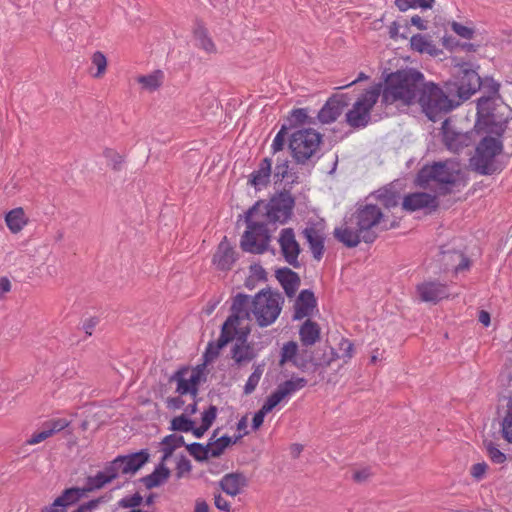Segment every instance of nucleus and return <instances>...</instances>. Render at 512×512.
Segmentation results:
<instances>
[{
	"instance_id": "nucleus-1",
	"label": "nucleus",
	"mask_w": 512,
	"mask_h": 512,
	"mask_svg": "<svg viewBox=\"0 0 512 512\" xmlns=\"http://www.w3.org/2000/svg\"><path fill=\"white\" fill-rule=\"evenodd\" d=\"M283 298L279 293L261 290L254 297L238 293L232 303V314L224 322L217 348L221 349L233 340L239 320H251L252 317L261 327L273 324L282 310Z\"/></svg>"
},
{
	"instance_id": "nucleus-2",
	"label": "nucleus",
	"mask_w": 512,
	"mask_h": 512,
	"mask_svg": "<svg viewBox=\"0 0 512 512\" xmlns=\"http://www.w3.org/2000/svg\"><path fill=\"white\" fill-rule=\"evenodd\" d=\"M382 210L375 204L360 205L355 213L335 228V238L347 247H356L361 241L373 243L377 238V228L383 219Z\"/></svg>"
},
{
	"instance_id": "nucleus-3",
	"label": "nucleus",
	"mask_w": 512,
	"mask_h": 512,
	"mask_svg": "<svg viewBox=\"0 0 512 512\" xmlns=\"http://www.w3.org/2000/svg\"><path fill=\"white\" fill-rule=\"evenodd\" d=\"M425 83L424 75L415 69L400 70L392 73L381 85L382 102L390 105L396 101L410 105L418 101L419 93Z\"/></svg>"
},
{
	"instance_id": "nucleus-4",
	"label": "nucleus",
	"mask_w": 512,
	"mask_h": 512,
	"mask_svg": "<svg viewBox=\"0 0 512 512\" xmlns=\"http://www.w3.org/2000/svg\"><path fill=\"white\" fill-rule=\"evenodd\" d=\"M262 205L257 202L245 213L247 229L240 240L244 252L263 254L269 248L271 236L265 221L258 218Z\"/></svg>"
},
{
	"instance_id": "nucleus-5",
	"label": "nucleus",
	"mask_w": 512,
	"mask_h": 512,
	"mask_svg": "<svg viewBox=\"0 0 512 512\" xmlns=\"http://www.w3.org/2000/svg\"><path fill=\"white\" fill-rule=\"evenodd\" d=\"M417 102L424 114L434 122L459 105L458 101L451 98L439 85L433 82L424 83Z\"/></svg>"
},
{
	"instance_id": "nucleus-6",
	"label": "nucleus",
	"mask_w": 512,
	"mask_h": 512,
	"mask_svg": "<svg viewBox=\"0 0 512 512\" xmlns=\"http://www.w3.org/2000/svg\"><path fill=\"white\" fill-rule=\"evenodd\" d=\"M461 178V171L458 166L451 162H435L432 165H425L417 174L416 184L419 187L427 188L431 182H435L440 187V193L450 192L448 186L454 185Z\"/></svg>"
},
{
	"instance_id": "nucleus-7",
	"label": "nucleus",
	"mask_w": 512,
	"mask_h": 512,
	"mask_svg": "<svg viewBox=\"0 0 512 512\" xmlns=\"http://www.w3.org/2000/svg\"><path fill=\"white\" fill-rule=\"evenodd\" d=\"M381 95V83L372 85L358 96L347 111L346 122L353 128H365L371 121V110Z\"/></svg>"
},
{
	"instance_id": "nucleus-8",
	"label": "nucleus",
	"mask_w": 512,
	"mask_h": 512,
	"mask_svg": "<svg viewBox=\"0 0 512 512\" xmlns=\"http://www.w3.org/2000/svg\"><path fill=\"white\" fill-rule=\"evenodd\" d=\"M502 142L494 137H485L476 147L471 165L482 175H492L498 170L496 156L502 152Z\"/></svg>"
},
{
	"instance_id": "nucleus-9",
	"label": "nucleus",
	"mask_w": 512,
	"mask_h": 512,
	"mask_svg": "<svg viewBox=\"0 0 512 512\" xmlns=\"http://www.w3.org/2000/svg\"><path fill=\"white\" fill-rule=\"evenodd\" d=\"M321 135L314 129H299L290 138L289 147L294 159L304 164L318 150L321 143Z\"/></svg>"
},
{
	"instance_id": "nucleus-10",
	"label": "nucleus",
	"mask_w": 512,
	"mask_h": 512,
	"mask_svg": "<svg viewBox=\"0 0 512 512\" xmlns=\"http://www.w3.org/2000/svg\"><path fill=\"white\" fill-rule=\"evenodd\" d=\"M295 201L290 192L283 191L274 195L269 202L264 205L265 212H259L270 223H286L291 215Z\"/></svg>"
},
{
	"instance_id": "nucleus-11",
	"label": "nucleus",
	"mask_w": 512,
	"mask_h": 512,
	"mask_svg": "<svg viewBox=\"0 0 512 512\" xmlns=\"http://www.w3.org/2000/svg\"><path fill=\"white\" fill-rule=\"evenodd\" d=\"M203 377L204 371L200 366L182 367L171 376L170 381L176 384V392L180 396L190 395L196 399Z\"/></svg>"
},
{
	"instance_id": "nucleus-12",
	"label": "nucleus",
	"mask_w": 512,
	"mask_h": 512,
	"mask_svg": "<svg viewBox=\"0 0 512 512\" xmlns=\"http://www.w3.org/2000/svg\"><path fill=\"white\" fill-rule=\"evenodd\" d=\"M454 78L458 96L464 100L477 92L481 85L478 73L466 63L456 67Z\"/></svg>"
},
{
	"instance_id": "nucleus-13",
	"label": "nucleus",
	"mask_w": 512,
	"mask_h": 512,
	"mask_svg": "<svg viewBox=\"0 0 512 512\" xmlns=\"http://www.w3.org/2000/svg\"><path fill=\"white\" fill-rule=\"evenodd\" d=\"M149 457L148 451L142 449L135 453L119 455L110 463L115 468L118 477L120 475H133L148 462Z\"/></svg>"
},
{
	"instance_id": "nucleus-14",
	"label": "nucleus",
	"mask_w": 512,
	"mask_h": 512,
	"mask_svg": "<svg viewBox=\"0 0 512 512\" xmlns=\"http://www.w3.org/2000/svg\"><path fill=\"white\" fill-rule=\"evenodd\" d=\"M308 380L305 377L292 375L289 379L281 382L268 398L277 406L281 402H287L298 391L305 388Z\"/></svg>"
},
{
	"instance_id": "nucleus-15",
	"label": "nucleus",
	"mask_w": 512,
	"mask_h": 512,
	"mask_svg": "<svg viewBox=\"0 0 512 512\" xmlns=\"http://www.w3.org/2000/svg\"><path fill=\"white\" fill-rule=\"evenodd\" d=\"M278 243L285 261L293 267L299 266L298 256L300 246L295 238L292 228H284L280 231Z\"/></svg>"
},
{
	"instance_id": "nucleus-16",
	"label": "nucleus",
	"mask_w": 512,
	"mask_h": 512,
	"mask_svg": "<svg viewBox=\"0 0 512 512\" xmlns=\"http://www.w3.org/2000/svg\"><path fill=\"white\" fill-rule=\"evenodd\" d=\"M317 310V300L310 289L302 290L294 303L293 319L301 320L310 317Z\"/></svg>"
},
{
	"instance_id": "nucleus-17",
	"label": "nucleus",
	"mask_w": 512,
	"mask_h": 512,
	"mask_svg": "<svg viewBox=\"0 0 512 512\" xmlns=\"http://www.w3.org/2000/svg\"><path fill=\"white\" fill-rule=\"evenodd\" d=\"M236 259V251L228 242L227 237H224L219 243L218 248L213 256V265L218 270L227 271L232 268L236 262Z\"/></svg>"
},
{
	"instance_id": "nucleus-18",
	"label": "nucleus",
	"mask_w": 512,
	"mask_h": 512,
	"mask_svg": "<svg viewBox=\"0 0 512 512\" xmlns=\"http://www.w3.org/2000/svg\"><path fill=\"white\" fill-rule=\"evenodd\" d=\"M417 293L422 302L436 303L449 296L448 288L445 284L429 281L417 286Z\"/></svg>"
},
{
	"instance_id": "nucleus-19",
	"label": "nucleus",
	"mask_w": 512,
	"mask_h": 512,
	"mask_svg": "<svg viewBox=\"0 0 512 512\" xmlns=\"http://www.w3.org/2000/svg\"><path fill=\"white\" fill-rule=\"evenodd\" d=\"M437 205L436 196L425 192H415L408 194L404 197L402 203L403 209L409 212H414L425 208L435 209Z\"/></svg>"
},
{
	"instance_id": "nucleus-20",
	"label": "nucleus",
	"mask_w": 512,
	"mask_h": 512,
	"mask_svg": "<svg viewBox=\"0 0 512 512\" xmlns=\"http://www.w3.org/2000/svg\"><path fill=\"white\" fill-rule=\"evenodd\" d=\"M248 485V479L243 473L225 474L219 481V486L227 495L235 497Z\"/></svg>"
},
{
	"instance_id": "nucleus-21",
	"label": "nucleus",
	"mask_w": 512,
	"mask_h": 512,
	"mask_svg": "<svg viewBox=\"0 0 512 512\" xmlns=\"http://www.w3.org/2000/svg\"><path fill=\"white\" fill-rule=\"evenodd\" d=\"M116 478H118V475L115 471V468L109 462L103 470L98 471L94 476L87 477L85 490L94 491L101 489Z\"/></svg>"
},
{
	"instance_id": "nucleus-22",
	"label": "nucleus",
	"mask_w": 512,
	"mask_h": 512,
	"mask_svg": "<svg viewBox=\"0 0 512 512\" xmlns=\"http://www.w3.org/2000/svg\"><path fill=\"white\" fill-rule=\"evenodd\" d=\"M272 175V160L271 158H264L259 163V166L254 170L249 178V183L257 190L267 186Z\"/></svg>"
},
{
	"instance_id": "nucleus-23",
	"label": "nucleus",
	"mask_w": 512,
	"mask_h": 512,
	"mask_svg": "<svg viewBox=\"0 0 512 512\" xmlns=\"http://www.w3.org/2000/svg\"><path fill=\"white\" fill-rule=\"evenodd\" d=\"M276 278L284 289L286 295L291 298L297 292L300 285L298 274L290 268H280L276 271Z\"/></svg>"
},
{
	"instance_id": "nucleus-24",
	"label": "nucleus",
	"mask_w": 512,
	"mask_h": 512,
	"mask_svg": "<svg viewBox=\"0 0 512 512\" xmlns=\"http://www.w3.org/2000/svg\"><path fill=\"white\" fill-rule=\"evenodd\" d=\"M4 220L8 230L12 234L20 233L29 223V218L22 207L9 210L5 214Z\"/></svg>"
},
{
	"instance_id": "nucleus-25",
	"label": "nucleus",
	"mask_w": 512,
	"mask_h": 512,
	"mask_svg": "<svg viewBox=\"0 0 512 512\" xmlns=\"http://www.w3.org/2000/svg\"><path fill=\"white\" fill-rule=\"evenodd\" d=\"M303 235L306 238L311 252L315 259L320 260L324 252V236L315 227H307L303 231Z\"/></svg>"
},
{
	"instance_id": "nucleus-26",
	"label": "nucleus",
	"mask_w": 512,
	"mask_h": 512,
	"mask_svg": "<svg viewBox=\"0 0 512 512\" xmlns=\"http://www.w3.org/2000/svg\"><path fill=\"white\" fill-rule=\"evenodd\" d=\"M410 46L413 51H416L420 54L437 56L439 53V49L427 35H413L410 39Z\"/></svg>"
},
{
	"instance_id": "nucleus-27",
	"label": "nucleus",
	"mask_w": 512,
	"mask_h": 512,
	"mask_svg": "<svg viewBox=\"0 0 512 512\" xmlns=\"http://www.w3.org/2000/svg\"><path fill=\"white\" fill-rule=\"evenodd\" d=\"M164 79V72L157 69L146 75L138 76L136 80L140 84L142 90L155 92L163 85Z\"/></svg>"
},
{
	"instance_id": "nucleus-28",
	"label": "nucleus",
	"mask_w": 512,
	"mask_h": 512,
	"mask_svg": "<svg viewBox=\"0 0 512 512\" xmlns=\"http://www.w3.org/2000/svg\"><path fill=\"white\" fill-rule=\"evenodd\" d=\"M320 332L321 330L319 325L316 322L307 319L299 329L301 343L304 346L314 345L320 339Z\"/></svg>"
},
{
	"instance_id": "nucleus-29",
	"label": "nucleus",
	"mask_w": 512,
	"mask_h": 512,
	"mask_svg": "<svg viewBox=\"0 0 512 512\" xmlns=\"http://www.w3.org/2000/svg\"><path fill=\"white\" fill-rule=\"evenodd\" d=\"M231 354L233 360L238 365L248 363L256 357L254 349L245 340L241 339L236 341L232 347Z\"/></svg>"
},
{
	"instance_id": "nucleus-30",
	"label": "nucleus",
	"mask_w": 512,
	"mask_h": 512,
	"mask_svg": "<svg viewBox=\"0 0 512 512\" xmlns=\"http://www.w3.org/2000/svg\"><path fill=\"white\" fill-rule=\"evenodd\" d=\"M169 476L170 470L164 465V462L161 461L151 474L142 478V482L146 488L152 489L164 484Z\"/></svg>"
},
{
	"instance_id": "nucleus-31",
	"label": "nucleus",
	"mask_w": 512,
	"mask_h": 512,
	"mask_svg": "<svg viewBox=\"0 0 512 512\" xmlns=\"http://www.w3.org/2000/svg\"><path fill=\"white\" fill-rule=\"evenodd\" d=\"M342 112V104L336 99H330L320 109L318 119L321 123L329 124L334 122Z\"/></svg>"
},
{
	"instance_id": "nucleus-32",
	"label": "nucleus",
	"mask_w": 512,
	"mask_h": 512,
	"mask_svg": "<svg viewBox=\"0 0 512 512\" xmlns=\"http://www.w3.org/2000/svg\"><path fill=\"white\" fill-rule=\"evenodd\" d=\"M183 445H185V442L181 435L170 434L164 437L161 442V451L163 453L162 462L167 461L172 456L173 452Z\"/></svg>"
},
{
	"instance_id": "nucleus-33",
	"label": "nucleus",
	"mask_w": 512,
	"mask_h": 512,
	"mask_svg": "<svg viewBox=\"0 0 512 512\" xmlns=\"http://www.w3.org/2000/svg\"><path fill=\"white\" fill-rule=\"evenodd\" d=\"M107 58L101 51H96L91 56L90 73L94 78H101L107 70Z\"/></svg>"
},
{
	"instance_id": "nucleus-34",
	"label": "nucleus",
	"mask_w": 512,
	"mask_h": 512,
	"mask_svg": "<svg viewBox=\"0 0 512 512\" xmlns=\"http://www.w3.org/2000/svg\"><path fill=\"white\" fill-rule=\"evenodd\" d=\"M194 37L196 41V46L204 50L206 53H215L216 46L211 40V38L207 35L205 29L199 27L194 31Z\"/></svg>"
},
{
	"instance_id": "nucleus-35",
	"label": "nucleus",
	"mask_w": 512,
	"mask_h": 512,
	"mask_svg": "<svg viewBox=\"0 0 512 512\" xmlns=\"http://www.w3.org/2000/svg\"><path fill=\"white\" fill-rule=\"evenodd\" d=\"M381 202L386 208H392L398 204V196L391 189L383 188L375 191L370 195Z\"/></svg>"
},
{
	"instance_id": "nucleus-36",
	"label": "nucleus",
	"mask_w": 512,
	"mask_h": 512,
	"mask_svg": "<svg viewBox=\"0 0 512 512\" xmlns=\"http://www.w3.org/2000/svg\"><path fill=\"white\" fill-rule=\"evenodd\" d=\"M214 437H215V434L208 442V445L210 448V455L212 457H218L232 443V439L229 436H221V437L213 440Z\"/></svg>"
},
{
	"instance_id": "nucleus-37",
	"label": "nucleus",
	"mask_w": 512,
	"mask_h": 512,
	"mask_svg": "<svg viewBox=\"0 0 512 512\" xmlns=\"http://www.w3.org/2000/svg\"><path fill=\"white\" fill-rule=\"evenodd\" d=\"M275 404L272 402V400H270L268 397L266 399V401L264 402V404L262 405V407L260 408V410H258L254 416H253V419H252V429L254 431L258 430L263 422H264V418L266 416V414H268L269 412H271L274 408H275Z\"/></svg>"
},
{
	"instance_id": "nucleus-38",
	"label": "nucleus",
	"mask_w": 512,
	"mask_h": 512,
	"mask_svg": "<svg viewBox=\"0 0 512 512\" xmlns=\"http://www.w3.org/2000/svg\"><path fill=\"white\" fill-rule=\"evenodd\" d=\"M467 136L460 133L449 134L448 132L444 133V141L449 150L454 152L459 151L462 147L466 146Z\"/></svg>"
},
{
	"instance_id": "nucleus-39",
	"label": "nucleus",
	"mask_w": 512,
	"mask_h": 512,
	"mask_svg": "<svg viewBox=\"0 0 512 512\" xmlns=\"http://www.w3.org/2000/svg\"><path fill=\"white\" fill-rule=\"evenodd\" d=\"M264 372V364H258L254 367L253 372L248 377L245 385H244V394L249 395L254 392L256 387L259 384L261 376Z\"/></svg>"
},
{
	"instance_id": "nucleus-40",
	"label": "nucleus",
	"mask_w": 512,
	"mask_h": 512,
	"mask_svg": "<svg viewBox=\"0 0 512 512\" xmlns=\"http://www.w3.org/2000/svg\"><path fill=\"white\" fill-rule=\"evenodd\" d=\"M186 449L190 453L192 457H194L197 461H204L207 460L209 457H212L210 455V448L209 445H203L198 442H194L191 444L186 445Z\"/></svg>"
},
{
	"instance_id": "nucleus-41",
	"label": "nucleus",
	"mask_w": 512,
	"mask_h": 512,
	"mask_svg": "<svg viewBox=\"0 0 512 512\" xmlns=\"http://www.w3.org/2000/svg\"><path fill=\"white\" fill-rule=\"evenodd\" d=\"M273 177L275 179V182H281L285 179L291 178L290 183H294L297 178V176L289 174V161L286 159L281 162H277L274 169Z\"/></svg>"
},
{
	"instance_id": "nucleus-42",
	"label": "nucleus",
	"mask_w": 512,
	"mask_h": 512,
	"mask_svg": "<svg viewBox=\"0 0 512 512\" xmlns=\"http://www.w3.org/2000/svg\"><path fill=\"white\" fill-rule=\"evenodd\" d=\"M194 421L186 415L174 417L170 422V430L179 432H190L193 429Z\"/></svg>"
},
{
	"instance_id": "nucleus-43",
	"label": "nucleus",
	"mask_w": 512,
	"mask_h": 512,
	"mask_svg": "<svg viewBox=\"0 0 512 512\" xmlns=\"http://www.w3.org/2000/svg\"><path fill=\"white\" fill-rule=\"evenodd\" d=\"M110 499L111 495L106 494L104 496L89 500L88 502L79 505L77 509H75L72 512H94L100 506V504L107 503L108 501H110Z\"/></svg>"
},
{
	"instance_id": "nucleus-44",
	"label": "nucleus",
	"mask_w": 512,
	"mask_h": 512,
	"mask_svg": "<svg viewBox=\"0 0 512 512\" xmlns=\"http://www.w3.org/2000/svg\"><path fill=\"white\" fill-rule=\"evenodd\" d=\"M502 433L503 437L512 443V400L508 403L507 413L502 421Z\"/></svg>"
},
{
	"instance_id": "nucleus-45",
	"label": "nucleus",
	"mask_w": 512,
	"mask_h": 512,
	"mask_svg": "<svg viewBox=\"0 0 512 512\" xmlns=\"http://www.w3.org/2000/svg\"><path fill=\"white\" fill-rule=\"evenodd\" d=\"M175 470H176L175 476L177 479H182V478L188 476L192 470V465H191L190 460L186 456L182 455L177 460Z\"/></svg>"
},
{
	"instance_id": "nucleus-46",
	"label": "nucleus",
	"mask_w": 512,
	"mask_h": 512,
	"mask_svg": "<svg viewBox=\"0 0 512 512\" xmlns=\"http://www.w3.org/2000/svg\"><path fill=\"white\" fill-rule=\"evenodd\" d=\"M104 157L107 160V165L114 170H119L122 163L123 157L113 149H105L103 152Z\"/></svg>"
},
{
	"instance_id": "nucleus-47",
	"label": "nucleus",
	"mask_w": 512,
	"mask_h": 512,
	"mask_svg": "<svg viewBox=\"0 0 512 512\" xmlns=\"http://www.w3.org/2000/svg\"><path fill=\"white\" fill-rule=\"evenodd\" d=\"M298 352V345L294 341L287 342L281 349V363L293 361Z\"/></svg>"
},
{
	"instance_id": "nucleus-48",
	"label": "nucleus",
	"mask_w": 512,
	"mask_h": 512,
	"mask_svg": "<svg viewBox=\"0 0 512 512\" xmlns=\"http://www.w3.org/2000/svg\"><path fill=\"white\" fill-rule=\"evenodd\" d=\"M486 451L492 462L496 464H502L506 461V455L498 449V447L492 443H486Z\"/></svg>"
},
{
	"instance_id": "nucleus-49",
	"label": "nucleus",
	"mask_w": 512,
	"mask_h": 512,
	"mask_svg": "<svg viewBox=\"0 0 512 512\" xmlns=\"http://www.w3.org/2000/svg\"><path fill=\"white\" fill-rule=\"evenodd\" d=\"M491 99L489 97H481L477 102V116L478 121L481 118H484L486 116L490 115L491 110Z\"/></svg>"
},
{
	"instance_id": "nucleus-50",
	"label": "nucleus",
	"mask_w": 512,
	"mask_h": 512,
	"mask_svg": "<svg viewBox=\"0 0 512 512\" xmlns=\"http://www.w3.org/2000/svg\"><path fill=\"white\" fill-rule=\"evenodd\" d=\"M286 139V128L283 126L276 136L274 137L272 144H271V150L273 154H276L277 152L281 151L284 147Z\"/></svg>"
},
{
	"instance_id": "nucleus-51",
	"label": "nucleus",
	"mask_w": 512,
	"mask_h": 512,
	"mask_svg": "<svg viewBox=\"0 0 512 512\" xmlns=\"http://www.w3.org/2000/svg\"><path fill=\"white\" fill-rule=\"evenodd\" d=\"M142 496L138 493L123 497L119 501V506L122 508H135L142 503Z\"/></svg>"
},
{
	"instance_id": "nucleus-52",
	"label": "nucleus",
	"mask_w": 512,
	"mask_h": 512,
	"mask_svg": "<svg viewBox=\"0 0 512 512\" xmlns=\"http://www.w3.org/2000/svg\"><path fill=\"white\" fill-rule=\"evenodd\" d=\"M339 351L337 358L350 359L353 356L354 346L349 340L342 339L339 343Z\"/></svg>"
},
{
	"instance_id": "nucleus-53",
	"label": "nucleus",
	"mask_w": 512,
	"mask_h": 512,
	"mask_svg": "<svg viewBox=\"0 0 512 512\" xmlns=\"http://www.w3.org/2000/svg\"><path fill=\"white\" fill-rule=\"evenodd\" d=\"M451 29L453 32H455L458 36L464 38V39H472L474 31L472 28L464 26L458 22H452Z\"/></svg>"
},
{
	"instance_id": "nucleus-54",
	"label": "nucleus",
	"mask_w": 512,
	"mask_h": 512,
	"mask_svg": "<svg viewBox=\"0 0 512 512\" xmlns=\"http://www.w3.org/2000/svg\"><path fill=\"white\" fill-rule=\"evenodd\" d=\"M217 416V408L214 405L209 406L207 410L202 413L201 424L206 428H210Z\"/></svg>"
},
{
	"instance_id": "nucleus-55",
	"label": "nucleus",
	"mask_w": 512,
	"mask_h": 512,
	"mask_svg": "<svg viewBox=\"0 0 512 512\" xmlns=\"http://www.w3.org/2000/svg\"><path fill=\"white\" fill-rule=\"evenodd\" d=\"M401 29V26L398 22L394 21L391 23V25L389 26V36L391 39H394V40H397L399 38L401 39H406L407 38V30H408V26L405 25L404 27V30L403 32L400 31Z\"/></svg>"
},
{
	"instance_id": "nucleus-56",
	"label": "nucleus",
	"mask_w": 512,
	"mask_h": 512,
	"mask_svg": "<svg viewBox=\"0 0 512 512\" xmlns=\"http://www.w3.org/2000/svg\"><path fill=\"white\" fill-rule=\"evenodd\" d=\"M214 505L215 507L223 512H230L231 511V503L228 499H226L221 494H215L214 495Z\"/></svg>"
},
{
	"instance_id": "nucleus-57",
	"label": "nucleus",
	"mask_w": 512,
	"mask_h": 512,
	"mask_svg": "<svg viewBox=\"0 0 512 512\" xmlns=\"http://www.w3.org/2000/svg\"><path fill=\"white\" fill-rule=\"evenodd\" d=\"M487 464L485 462L476 463L471 467V475L477 481L484 478L487 471Z\"/></svg>"
},
{
	"instance_id": "nucleus-58",
	"label": "nucleus",
	"mask_w": 512,
	"mask_h": 512,
	"mask_svg": "<svg viewBox=\"0 0 512 512\" xmlns=\"http://www.w3.org/2000/svg\"><path fill=\"white\" fill-rule=\"evenodd\" d=\"M68 425L69 422L66 419H57L48 423L46 428L48 429V431L51 432L52 436L54 433L60 432L63 429H65Z\"/></svg>"
},
{
	"instance_id": "nucleus-59",
	"label": "nucleus",
	"mask_w": 512,
	"mask_h": 512,
	"mask_svg": "<svg viewBox=\"0 0 512 512\" xmlns=\"http://www.w3.org/2000/svg\"><path fill=\"white\" fill-rule=\"evenodd\" d=\"M51 436V432L48 431L47 428H44L42 431L40 432H37V433H34L28 440H27V443L30 444V445H35V444H38L42 441H44L45 439H47L48 437Z\"/></svg>"
},
{
	"instance_id": "nucleus-60",
	"label": "nucleus",
	"mask_w": 512,
	"mask_h": 512,
	"mask_svg": "<svg viewBox=\"0 0 512 512\" xmlns=\"http://www.w3.org/2000/svg\"><path fill=\"white\" fill-rule=\"evenodd\" d=\"M292 120L297 123H304L307 119V111L303 108L294 109L291 113Z\"/></svg>"
},
{
	"instance_id": "nucleus-61",
	"label": "nucleus",
	"mask_w": 512,
	"mask_h": 512,
	"mask_svg": "<svg viewBox=\"0 0 512 512\" xmlns=\"http://www.w3.org/2000/svg\"><path fill=\"white\" fill-rule=\"evenodd\" d=\"M167 407L170 409H180L184 406L185 402L181 396L169 397L166 401Z\"/></svg>"
},
{
	"instance_id": "nucleus-62",
	"label": "nucleus",
	"mask_w": 512,
	"mask_h": 512,
	"mask_svg": "<svg viewBox=\"0 0 512 512\" xmlns=\"http://www.w3.org/2000/svg\"><path fill=\"white\" fill-rule=\"evenodd\" d=\"M11 290V282L7 277L0 278V300Z\"/></svg>"
},
{
	"instance_id": "nucleus-63",
	"label": "nucleus",
	"mask_w": 512,
	"mask_h": 512,
	"mask_svg": "<svg viewBox=\"0 0 512 512\" xmlns=\"http://www.w3.org/2000/svg\"><path fill=\"white\" fill-rule=\"evenodd\" d=\"M413 3H415L414 0H395V5L402 12L412 9Z\"/></svg>"
},
{
	"instance_id": "nucleus-64",
	"label": "nucleus",
	"mask_w": 512,
	"mask_h": 512,
	"mask_svg": "<svg viewBox=\"0 0 512 512\" xmlns=\"http://www.w3.org/2000/svg\"><path fill=\"white\" fill-rule=\"evenodd\" d=\"M194 512H209L207 502L202 499H197L195 502Z\"/></svg>"
}]
</instances>
